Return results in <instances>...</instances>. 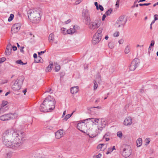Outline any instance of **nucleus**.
<instances>
[{
	"label": "nucleus",
	"instance_id": "1",
	"mask_svg": "<svg viewBox=\"0 0 158 158\" xmlns=\"http://www.w3.org/2000/svg\"><path fill=\"white\" fill-rule=\"evenodd\" d=\"M19 131L17 130L10 129L6 131L3 133L2 140L6 146L16 149L21 144V136Z\"/></svg>",
	"mask_w": 158,
	"mask_h": 158
},
{
	"label": "nucleus",
	"instance_id": "2",
	"mask_svg": "<svg viewBox=\"0 0 158 158\" xmlns=\"http://www.w3.org/2000/svg\"><path fill=\"white\" fill-rule=\"evenodd\" d=\"M100 119L90 118L87 119L88 121L87 124L88 128L85 133L91 138L96 136L99 132L98 129V123H100Z\"/></svg>",
	"mask_w": 158,
	"mask_h": 158
},
{
	"label": "nucleus",
	"instance_id": "3",
	"mask_svg": "<svg viewBox=\"0 0 158 158\" xmlns=\"http://www.w3.org/2000/svg\"><path fill=\"white\" fill-rule=\"evenodd\" d=\"M55 99L51 96H48L43 101L42 104L40 106V109L42 112L51 111L55 108Z\"/></svg>",
	"mask_w": 158,
	"mask_h": 158
},
{
	"label": "nucleus",
	"instance_id": "4",
	"mask_svg": "<svg viewBox=\"0 0 158 158\" xmlns=\"http://www.w3.org/2000/svg\"><path fill=\"white\" fill-rule=\"evenodd\" d=\"M29 19L34 23H38L41 18L40 11L35 9L30 10L28 11Z\"/></svg>",
	"mask_w": 158,
	"mask_h": 158
},
{
	"label": "nucleus",
	"instance_id": "5",
	"mask_svg": "<svg viewBox=\"0 0 158 158\" xmlns=\"http://www.w3.org/2000/svg\"><path fill=\"white\" fill-rule=\"evenodd\" d=\"M24 77L23 76H20L15 80L13 84L12 89L14 90H18L20 89L22 85Z\"/></svg>",
	"mask_w": 158,
	"mask_h": 158
},
{
	"label": "nucleus",
	"instance_id": "6",
	"mask_svg": "<svg viewBox=\"0 0 158 158\" xmlns=\"http://www.w3.org/2000/svg\"><path fill=\"white\" fill-rule=\"evenodd\" d=\"M88 121L87 119H86L79 123L77 125V128L81 131L85 133L88 128Z\"/></svg>",
	"mask_w": 158,
	"mask_h": 158
},
{
	"label": "nucleus",
	"instance_id": "7",
	"mask_svg": "<svg viewBox=\"0 0 158 158\" xmlns=\"http://www.w3.org/2000/svg\"><path fill=\"white\" fill-rule=\"evenodd\" d=\"M127 20V18L124 16H121L117 20L116 25L118 27L121 26H123L125 24Z\"/></svg>",
	"mask_w": 158,
	"mask_h": 158
},
{
	"label": "nucleus",
	"instance_id": "8",
	"mask_svg": "<svg viewBox=\"0 0 158 158\" xmlns=\"http://www.w3.org/2000/svg\"><path fill=\"white\" fill-rule=\"evenodd\" d=\"M139 60L136 58L134 59L131 62L130 66V69L131 71H133L138 66L139 63Z\"/></svg>",
	"mask_w": 158,
	"mask_h": 158
},
{
	"label": "nucleus",
	"instance_id": "9",
	"mask_svg": "<svg viewBox=\"0 0 158 158\" xmlns=\"http://www.w3.org/2000/svg\"><path fill=\"white\" fill-rule=\"evenodd\" d=\"M21 24L20 23L15 24L12 27L11 29V31L12 33H15L17 32L20 29Z\"/></svg>",
	"mask_w": 158,
	"mask_h": 158
},
{
	"label": "nucleus",
	"instance_id": "10",
	"mask_svg": "<svg viewBox=\"0 0 158 158\" xmlns=\"http://www.w3.org/2000/svg\"><path fill=\"white\" fill-rule=\"evenodd\" d=\"M88 25L89 28L92 30L96 29L100 26L96 21L95 22H90Z\"/></svg>",
	"mask_w": 158,
	"mask_h": 158
},
{
	"label": "nucleus",
	"instance_id": "11",
	"mask_svg": "<svg viewBox=\"0 0 158 158\" xmlns=\"http://www.w3.org/2000/svg\"><path fill=\"white\" fill-rule=\"evenodd\" d=\"M102 38L100 36L94 35L92 40V44L94 45L98 44Z\"/></svg>",
	"mask_w": 158,
	"mask_h": 158
},
{
	"label": "nucleus",
	"instance_id": "12",
	"mask_svg": "<svg viewBox=\"0 0 158 158\" xmlns=\"http://www.w3.org/2000/svg\"><path fill=\"white\" fill-rule=\"evenodd\" d=\"M131 154V150L130 148H124L122 152V155L125 157H129Z\"/></svg>",
	"mask_w": 158,
	"mask_h": 158
},
{
	"label": "nucleus",
	"instance_id": "13",
	"mask_svg": "<svg viewBox=\"0 0 158 158\" xmlns=\"http://www.w3.org/2000/svg\"><path fill=\"white\" fill-rule=\"evenodd\" d=\"M10 114H7L3 115L0 116V120L3 121H6L10 120Z\"/></svg>",
	"mask_w": 158,
	"mask_h": 158
},
{
	"label": "nucleus",
	"instance_id": "14",
	"mask_svg": "<svg viewBox=\"0 0 158 158\" xmlns=\"http://www.w3.org/2000/svg\"><path fill=\"white\" fill-rule=\"evenodd\" d=\"M132 123V120L130 117H128L125 118L124 121V124L125 125H131Z\"/></svg>",
	"mask_w": 158,
	"mask_h": 158
},
{
	"label": "nucleus",
	"instance_id": "15",
	"mask_svg": "<svg viewBox=\"0 0 158 158\" xmlns=\"http://www.w3.org/2000/svg\"><path fill=\"white\" fill-rule=\"evenodd\" d=\"M63 135V131L60 130L57 131L55 133V136L56 139H59L62 137Z\"/></svg>",
	"mask_w": 158,
	"mask_h": 158
},
{
	"label": "nucleus",
	"instance_id": "16",
	"mask_svg": "<svg viewBox=\"0 0 158 158\" xmlns=\"http://www.w3.org/2000/svg\"><path fill=\"white\" fill-rule=\"evenodd\" d=\"M81 16L83 18L90 16L89 10L86 9H83L82 12Z\"/></svg>",
	"mask_w": 158,
	"mask_h": 158
},
{
	"label": "nucleus",
	"instance_id": "17",
	"mask_svg": "<svg viewBox=\"0 0 158 158\" xmlns=\"http://www.w3.org/2000/svg\"><path fill=\"white\" fill-rule=\"evenodd\" d=\"M100 123H101V125H98V129L100 131H102V130L103 128H104L106 126V123L105 121H100Z\"/></svg>",
	"mask_w": 158,
	"mask_h": 158
},
{
	"label": "nucleus",
	"instance_id": "18",
	"mask_svg": "<svg viewBox=\"0 0 158 158\" xmlns=\"http://www.w3.org/2000/svg\"><path fill=\"white\" fill-rule=\"evenodd\" d=\"M77 86L72 87L70 89L71 93L73 94H76L79 90Z\"/></svg>",
	"mask_w": 158,
	"mask_h": 158
},
{
	"label": "nucleus",
	"instance_id": "19",
	"mask_svg": "<svg viewBox=\"0 0 158 158\" xmlns=\"http://www.w3.org/2000/svg\"><path fill=\"white\" fill-rule=\"evenodd\" d=\"M106 148V146L105 144L102 143L98 145L97 147V149H100L102 151H104Z\"/></svg>",
	"mask_w": 158,
	"mask_h": 158
},
{
	"label": "nucleus",
	"instance_id": "20",
	"mask_svg": "<svg viewBox=\"0 0 158 158\" xmlns=\"http://www.w3.org/2000/svg\"><path fill=\"white\" fill-rule=\"evenodd\" d=\"M103 30V28H100L98 29L97 31L96 32L95 35H98L99 36H100L102 38V31Z\"/></svg>",
	"mask_w": 158,
	"mask_h": 158
},
{
	"label": "nucleus",
	"instance_id": "21",
	"mask_svg": "<svg viewBox=\"0 0 158 158\" xmlns=\"http://www.w3.org/2000/svg\"><path fill=\"white\" fill-rule=\"evenodd\" d=\"M73 27V28H70L67 31V32L68 34H71L74 33L76 31V30L75 28V25H74Z\"/></svg>",
	"mask_w": 158,
	"mask_h": 158
},
{
	"label": "nucleus",
	"instance_id": "22",
	"mask_svg": "<svg viewBox=\"0 0 158 158\" xmlns=\"http://www.w3.org/2000/svg\"><path fill=\"white\" fill-rule=\"evenodd\" d=\"M8 102L7 101H3L2 102V103L0 106V108L3 110H5L4 106L7 104Z\"/></svg>",
	"mask_w": 158,
	"mask_h": 158
},
{
	"label": "nucleus",
	"instance_id": "23",
	"mask_svg": "<svg viewBox=\"0 0 158 158\" xmlns=\"http://www.w3.org/2000/svg\"><path fill=\"white\" fill-rule=\"evenodd\" d=\"M83 19L85 20V22L86 24L88 25L90 23L91 21L90 16L84 18Z\"/></svg>",
	"mask_w": 158,
	"mask_h": 158
},
{
	"label": "nucleus",
	"instance_id": "24",
	"mask_svg": "<svg viewBox=\"0 0 158 158\" xmlns=\"http://www.w3.org/2000/svg\"><path fill=\"white\" fill-rule=\"evenodd\" d=\"M142 143V140L141 138H139L136 141L137 146L138 147H140Z\"/></svg>",
	"mask_w": 158,
	"mask_h": 158
},
{
	"label": "nucleus",
	"instance_id": "25",
	"mask_svg": "<svg viewBox=\"0 0 158 158\" xmlns=\"http://www.w3.org/2000/svg\"><path fill=\"white\" fill-rule=\"evenodd\" d=\"M53 66V63H50V64L46 68V71L47 72H48L51 70Z\"/></svg>",
	"mask_w": 158,
	"mask_h": 158
},
{
	"label": "nucleus",
	"instance_id": "26",
	"mask_svg": "<svg viewBox=\"0 0 158 158\" xmlns=\"http://www.w3.org/2000/svg\"><path fill=\"white\" fill-rule=\"evenodd\" d=\"M10 114V119H13L16 118L18 117V114L16 113L9 114Z\"/></svg>",
	"mask_w": 158,
	"mask_h": 158
},
{
	"label": "nucleus",
	"instance_id": "27",
	"mask_svg": "<svg viewBox=\"0 0 158 158\" xmlns=\"http://www.w3.org/2000/svg\"><path fill=\"white\" fill-rule=\"evenodd\" d=\"M54 34L53 33H51L50 34L48 37V40L49 41H52V42L53 41L54 39Z\"/></svg>",
	"mask_w": 158,
	"mask_h": 158
},
{
	"label": "nucleus",
	"instance_id": "28",
	"mask_svg": "<svg viewBox=\"0 0 158 158\" xmlns=\"http://www.w3.org/2000/svg\"><path fill=\"white\" fill-rule=\"evenodd\" d=\"M130 51V48L128 46H127L125 49V52L126 54L128 53Z\"/></svg>",
	"mask_w": 158,
	"mask_h": 158
},
{
	"label": "nucleus",
	"instance_id": "29",
	"mask_svg": "<svg viewBox=\"0 0 158 158\" xmlns=\"http://www.w3.org/2000/svg\"><path fill=\"white\" fill-rule=\"evenodd\" d=\"M73 112L71 114H68L66 115L65 118H64V120L66 121L68 119L70 118L71 116L72 115Z\"/></svg>",
	"mask_w": 158,
	"mask_h": 158
},
{
	"label": "nucleus",
	"instance_id": "30",
	"mask_svg": "<svg viewBox=\"0 0 158 158\" xmlns=\"http://www.w3.org/2000/svg\"><path fill=\"white\" fill-rule=\"evenodd\" d=\"M12 50H9L8 49H6L5 51V54L7 56L10 55L11 53V51Z\"/></svg>",
	"mask_w": 158,
	"mask_h": 158
},
{
	"label": "nucleus",
	"instance_id": "31",
	"mask_svg": "<svg viewBox=\"0 0 158 158\" xmlns=\"http://www.w3.org/2000/svg\"><path fill=\"white\" fill-rule=\"evenodd\" d=\"M16 63L18 64H19L21 65L25 64H27V63H24L21 60H18L16 61Z\"/></svg>",
	"mask_w": 158,
	"mask_h": 158
},
{
	"label": "nucleus",
	"instance_id": "32",
	"mask_svg": "<svg viewBox=\"0 0 158 158\" xmlns=\"http://www.w3.org/2000/svg\"><path fill=\"white\" fill-rule=\"evenodd\" d=\"M14 17V15L12 14H11L10 15V17L8 19V21L9 22H10L13 19Z\"/></svg>",
	"mask_w": 158,
	"mask_h": 158
},
{
	"label": "nucleus",
	"instance_id": "33",
	"mask_svg": "<svg viewBox=\"0 0 158 158\" xmlns=\"http://www.w3.org/2000/svg\"><path fill=\"white\" fill-rule=\"evenodd\" d=\"M108 46L110 48L112 49L114 48V44L110 42L108 44Z\"/></svg>",
	"mask_w": 158,
	"mask_h": 158
},
{
	"label": "nucleus",
	"instance_id": "34",
	"mask_svg": "<svg viewBox=\"0 0 158 158\" xmlns=\"http://www.w3.org/2000/svg\"><path fill=\"white\" fill-rule=\"evenodd\" d=\"M112 11V9H110L106 12V14L107 15H110Z\"/></svg>",
	"mask_w": 158,
	"mask_h": 158
},
{
	"label": "nucleus",
	"instance_id": "35",
	"mask_svg": "<svg viewBox=\"0 0 158 158\" xmlns=\"http://www.w3.org/2000/svg\"><path fill=\"white\" fill-rule=\"evenodd\" d=\"M30 37L31 38V39L32 41H33L34 40V37L35 36L34 35H33L31 33H29Z\"/></svg>",
	"mask_w": 158,
	"mask_h": 158
},
{
	"label": "nucleus",
	"instance_id": "36",
	"mask_svg": "<svg viewBox=\"0 0 158 158\" xmlns=\"http://www.w3.org/2000/svg\"><path fill=\"white\" fill-rule=\"evenodd\" d=\"M94 89H96L98 86V84L96 82V81H94Z\"/></svg>",
	"mask_w": 158,
	"mask_h": 158
},
{
	"label": "nucleus",
	"instance_id": "37",
	"mask_svg": "<svg viewBox=\"0 0 158 158\" xmlns=\"http://www.w3.org/2000/svg\"><path fill=\"white\" fill-rule=\"evenodd\" d=\"M145 142L146 143L145 145H148L150 142V139L149 138H147L145 140Z\"/></svg>",
	"mask_w": 158,
	"mask_h": 158
},
{
	"label": "nucleus",
	"instance_id": "38",
	"mask_svg": "<svg viewBox=\"0 0 158 158\" xmlns=\"http://www.w3.org/2000/svg\"><path fill=\"white\" fill-rule=\"evenodd\" d=\"M60 67L59 65H57L55 67V70L56 71H58L60 69Z\"/></svg>",
	"mask_w": 158,
	"mask_h": 158
},
{
	"label": "nucleus",
	"instance_id": "39",
	"mask_svg": "<svg viewBox=\"0 0 158 158\" xmlns=\"http://www.w3.org/2000/svg\"><path fill=\"white\" fill-rule=\"evenodd\" d=\"M6 49H8L9 50H12L11 45L10 44H9L7 46Z\"/></svg>",
	"mask_w": 158,
	"mask_h": 158
},
{
	"label": "nucleus",
	"instance_id": "40",
	"mask_svg": "<svg viewBox=\"0 0 158 158\" xmlns=\"http://www.w3.org/2000/svg\"><path fill=\"white\" fill-rule=\"evenodd\" d=\"M101 77L99 74H98L96 77V81H99L101 80Z\"/></svg>",
	"mask_w": 158,
	"mask_h": 158
},
{
	"label": "nucleus",
	"instance_id": "41",
	"mask_svg": "<svg viewBox=\"0 0 158 158\" xmlns=\"http://www.w3.org/2000/svg\"><path fill=\"white\" fill-rule=\"evenodd\" d=\"M117 135L118 137L120 138L122 137V133L121 131H118L117 133Z\"/></svg>",
	"mask_w": 158,
	"mask_h": 158
},
{
	"label": "nucleus",
	"instance_id": "42",
	"mask_svg": "<svg viewBox=\"0 0 158 158\" xmlns=\"http://www.w3.org/2000/svg\"><path fill=\"white\" fill-rule=\"evenodd\" d=\"M6 60V58L3 57L0 59V63H2L5 61Z\"/></svg>",
	"mask_w": 158,
	"mask_h": 158
},
{
	"label": "nucleus",
	"instance_id": "43",
	"mask_svg": "<svg viewBox=\"0 0 158 158\" xmlns=\"http://www.w3.org/2000/svg\"><path fill=\"white\" fill-rule=\"evenodd\" d=\"M41 58L39 56L37 59H35L34 60V62L35 63H39L40 62V59Z\"/></svg>",
	"mask_w": 158,
	"mask_h": 158
},
{
	"label": "nucleus",
	"instance_id": "44",
	"mask_svg": "<svg viewBox=\"0 0 158 158\" xmlns=\"http://www.w3.org/2000/svg\"><path fill=\"white\" fill-rule=\"evenodd\" d=\"M99 9H100L102 11H103L104 10L103 7L100 4H99L98 6V10Z\"/></svg>",
	"mask_w": 158,
	"mask_h": 158
},
{
	"label": "nucleus",
	"instance_id": "45",
	"mask_svg": "<svg viewBox=\"0 0 158 158\" xmlns=\"http://www.w3.org/2000/svg\"><path fill=\"white\" fill-rule=\"evenodd\" d=\"M151 4V3H144V4H139V5L140 6H148Z\"/></svg>",
	"mask_w": 158,
	"mask_h": 158
},
{
	"label": "nucleus",
	"instance_id": "46",
	"mask_svg": "<svg viewBox=\"0 0 158 158\" xmlns=\"http://www.w3.org/2000/svg\"><path fill=\"white\" fill-rule=\"evenodd\" d=\"M102 154L100 153H99L98 155L94 156L93 158H100L101 157Z\"/></svg>",
	"mask_w": 158,
	"mask_h": 158
},
{
	"label": "nucleus",
	"instance_id": "47",
	"mask_svg": "<svg viewBox=\"0 0 158 158\" xmlns=\"http://www.w3.org/2000/svg\"><path fill=\"white\" fill-rule=\"evenodd\" d=\"M119 33L118 32H116L114 34V37H118L119 36Z\"/></svg>",
	"mask_w": 158,
	"mask_h": 158
},
{
	"label": "nucleus",
	"instance_id": "48",
	"mask_svg": "<svg viewBox=\"0 0 158 158\" xmlns=\"http://www.w3.org/2000/svg\"><path fill=\"white\" fill-rule=\"evenodd\" d=\"M11 154L10 153H8L7 154L6 158H11Z\"/></svg>",
	"mask_w": 158,
	"mask_h": 158
},
{
	"label": "nucleus",
	"instance_id": "49",
	"mask_svg": "<svg viewBox=\"0 0 158 158\" xmlns=\"http://www.w3.org/2000/svg\"><path fill=\"white\" fill-rule=\"evenodd\" d=\"M138 1V0H135L134 3V4H133V5L131 6V8H134L135 6V5H136V3H137V2Z\"/></svg>",
	"mask_w": 158,
	"mask_h": 158
},
{
	"label": "nucleus",
	"instance_id": "50",
	"mask_svg": "<svg viewBox=\"0 0 158 158\" xmlns=\"http://www.w3.org/2000/svg\"><path fill=\"white\" fill-rule=\"evenodd\" d=\"M154 19L155 20H158V15H155L154 16Z\"/></svg>",
	"mask_w": 158,
	"mask_h": 158
},
{
	"label": "nucleus",
	"instance_id": "51",
	"mask_svg": "<svg viewBox=\"0 0 158 158\" xmlns=\"http://www.w3.org/2000/svg\"><path fill=\"white\" fill-rule=\"evenodd\" d=\"M155 44V41L154 40H152L151 41V44H150V46L151 47L153 46Z\"/></svg>",
	"mask_w": 158,
	"mask_h": 158
},
{
	"label": "nucleus",
	"instance_id": "52",
	"mask_svg": "<svg viewBox=\"0 0 158 158\" xmlns=\"http://www.w3.org/2000/svg\"><path fill=\"white\" fill-rule=\"evenodd\" d=\"M124 40L123 39H121L119 40L118 41V43L119 44H121L123 43Z\"/></svg>",
	"mask_w": 158,
	"mask_h": 158
},
{
	"label": "nucleus",
	"instance_id": "53",
	"mask_svg": "<svg viewBox=\"0 0 158 158\" xmlns=\"http://www.w3.org/2000/svg\"><path fill=\"white\" fill-rule=\"evenodd\" d=\"M94 5L96 6V9L97 10H98V3L97 2H94Z\"/></svg>",
	"mask_w": 158,
	"mask_h": 158
},
{
	"label": "nucleus",
	"instance_id": "54",
	"mask_svg": "<svg viewBox=\"0 0 158 158\" xmlns=\"http://www.w3.org/2000/svg\"><path fill=\"white\" fill-rule=\"evenodd\" d=\"M5 111V110H3L0 108V115L4 113Z\"/></svg>",
	"mask_w": 158,
	"mask_h": 158
},
{
	"label": "nucleus",
	"instance_id": "55",
	"mask_svg": "<svg viewBox=\"0 0 158 158\" xmlns=\"http://www.w3.org/2000/svg\"><path fill=\"white\" fill-rule=\"evenodd\" d=\"M115 149V146H113L112 147V148H109V149L110 150V152H112L113 150Z\"/></svg>",
	"mask_w": 158,
	"mask_h": 158
},
{
	"label": "nucleus",
	"instance_id": "56",
	"mask_svg": "<svg viewBox=\"0 0 158 158\" xmlns=\"http://www.w3.org/2000/svg\"><path fill=\"white\" fill-rule=\"evenodd\" d=\"M24 47L23 46H22L21 47L20 49V51L21 52L23 53L24 51L23 50V48H24Z\"/></svg>",
	"mask_w": 158,
	"mask_h": 158
},
{
	"label": "nucleus",
	"instance_id": "57",
	"mask_svg": "<svg viewBox=\"0 0 158 158\" xmlns=\"http://www.w3.org/2000/svg\"><path fill=\"white\" fill-rule=\"evenodd\" d=\"M82 1V0H78L75 3L76 4H78L80 3Z\"/></svg>",
	"mask_w": 158,
	"mask_h": 158
},
{
	"label": "nucleus",
	"instance_id": "58",
	"mask_svg": "<svg viewBox=\"0 0 158 158\" xmlns=\"http://www.w3.org/2000/svg\"><path fill=\"white\" fill-rule=\"evenodd\" d=\"M46 50H45V51H41L40 52H38V55H40L41 53V54L44 53L46 52Z\"/></svg>",
	"mask_w": 158,
	"mask_h": 158
},
{
	"label": "nucleus",
	"instance_id": "59",
	"mask_svg": "<svg viewBox=\"0 0 158 158\" xmlns=\"http://www.w3.org/2000/svg\"><path fill=\"white\" fill-rule=\"evenodd\" d=\"M98 108V109H101V107L99 106H97V107H91L90 108V109H93V108Z\"/></svg>",
	"mask_w": 158,
	"mask_h": 158
},
{
	"label": "nucleus",
	"instance_id": "60",
	"mask_svg": "<svg viewBox=\"0 0 158 158\" xmlns=\"http://www.w3.org/2000/svg\"><path fill=\"white\" fill-rule=\"evenodd\" d=\"M71 22V20L70 19H69L67 21L65 22V23L66 24H68L69 23Z\"/></svg>",
	"mask_w": 158,
	"mask_h": 158
},
{
	"label": "nucleus",
	"instance_id": "61",
	"mask_svg": "<svg viewBox=\"0 0 158 158\" xmlns=\"http://www.w3.org/2000/svg\"><path fill=\"white\" fill-rule=\"evenodd\" d=\"M13 49L14 51H15L17 50V48L15 46H13Z\"/></svg>",
	"mask_w": 158,
	"mask_h": 158
},
{
	"label": "nucleus",
	"instance_id": "62",
	"mask_svg": "<svg viewBox=\"0 0 158 158\" xmlns=\"http://www.w3.org/2000/svg\"><path fill=\"white\" fill-rule=\"evenodd\" d=\"M106 17V15H104L103 16H102V21H103L104 20L105 18Z\"/></svg>",
	"mask_w": 158,
	"mask_h": 158
},
{
	"label": "nucleus",
	"instance_id": "63",
	"mask_svg": "<svg viewBox=\"0 0 158 158\" xmlns=\"http://www.w3.org/2000/svg\"><path fill=\"white\" fill-rule=\"evenodd\" d=\"M46 92H50V93H52V90L51 89H49V90H48Z\"/></svg>",
	"mask_w": 158,
	"mask_h": 158
},
{
	"label": "nucleus",
	"instance_id": "64",
	"mask_svg": "<svg viewBox=\"0 0 158 158\" xmlns=\"http://www.w3.org/2000/svg\"><path fill=\"white\" fill-rule=\"evenodd\" d=\"M37 55L36 53H34L33 55V57L37 59Z\"/></svg>",
	"mask_w": 158,
	"mask_h": 158
}]
</instances>
